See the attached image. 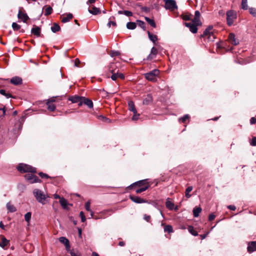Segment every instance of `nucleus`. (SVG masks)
I'll return each instance as SVG.
<instances>
[{
    "label": "nucleus",
    "mask_w": 256,
    "mask_h": 256,
    "mask_svg": "<svg viewBox=\"0 0 256 256\" xmlns=\"http://www.w3.org/2000/svg\"><path fill=\"white\" fill-rule=\"evenodd\" d=\"M118 78H120L121 79H124V76L122 73H118L117 70L111 76V78L113 80H116Z\"/></svg>",
    "instance_id": "obj_18"
},
{
    "label": "nucleus",
    "mask_w": 256,
    "mask_h": 256,
    "mask_svg": "<svg viewBox=\"0 0 256 256\" xmlns=\"http://www.w3.org/2000/svg\"><path fill=\"white\" fill-rule=\"evenodd\" d=\"M228 208L230 210H234L236 209V206H232V205H230L228 206Z\"/></svg>",
    "instance_id": "obj_62"
},
{
    "label": "nucleus",
    "mask_w": 256,
    "mask_h": 256,
    "mask_svg": "<svg viewBox=\"0 0 256 256\" xmlns=\"http://www.w3.org/2000/svg\"><path fill=\"white\" fill-rule=\"evenodd\" d=\"M124 14L127 16H132V13L128 10H124Z\"/></svg>",
    "instance_id": "obj_52"
},
{
    "label": "nucleus",
    "mask_w": 256,
    "mask_h": 256,
    "mask_svg": "<svg viewBox=\"0 0 256 256\" xmlns=\"http://www.w3.org/2000/svg\"><path fill=\"white\" fill-rule=\"evenodd\" d=\"M108 68L109 71L112 74L116 72V66L114 62H111L108 66Z\"/></svg>",
    "instance_id": "obj_26"
},
{
    "label": "nucleus",
    "mask_w": 256,
    "mask_h": 256,
    "mask_svg": "<svg viewBox=\"0 0 256 256\" xmlns=\"http://www.w3.org/2000/svg\"><path fill=\"white\" fill-rule=\"evenodd\" d=\"M146 184V180H140L137 182L135 183L136 185H138L139 186H143L141 188H138L136 190V194H140L145 190H146L149 187L148 184Z\"/></svg>",
    "instance_id": "obj_7"
},
{
    "label": "nucleus",
    "mask_w": 256,
    "mask_h": 256,
    "mask_svg": "<svg viewBox=\"0 0 256 256\" xmlns=\"http://www.w3.org/2000/svg\"><path fill=\"white\" fill-rule=\"evenodd\" d=\"M32 32L34 35L39 36H40V28L38 26L34 28L32 30Z\"/></svg>",
    "instance_id": "obj_28"
},
{
    "label": "nucleus",
    "mask_w": 256,
    "mask_h": 256,
    "mask_svg": "<svg viewBox=\"0 0 256 256\" xmlns=\"http://www.w3.org/2000/svg\"><path fill=\"white\" fill-rule=\"evenodd\" d=\"M111 25L115 26H116V22L110 20L109 22L107 24V26L109 28L111 26Z\"/></svg>",
    "instance_id": "obj_55"
},
{
    "label": "nucleus",
    "mask_w": 256,
    "mask_h": 256,
    "mask_svg": "<svg viewBox=\"0 0 256 256\" xmlns=\"http://www.w3.org/2000/svg\"><path fill=\"white\" fill-rule=\"evenodd\" d=\"M39 175L42 178H49L48 176L46 174H44L43 172H40L39 174Z\"/></svg>",
    "instance_id": "obj_54"
},
{
    "label": "nucleus",
    "mask_w": 256,
    "mask_h": 256,
    "mask_svg": "<svg viewBox=\"0 0 256 256\" xmlns=\"http://www.w3.org/2000/svg\"><path fill=\"white\" fill-rule=\"evenodd\" d=\"M250 123L251 124H254L256 123V118L254 117H252L250 120Z\"/></svg>",
    "instance_id": "obj_59"
},
{
    "label": "nucleus",
    "mask_w": 256,
    "mask_h": 256,
    "mask_svg": "<svg viewBox=\"0 0 256 256\" xmlns=\"http://www.w3.org/2000/svg\"><path fill=\"white\" fill-rule=\"evenodd\" d=\"M22 8H20L18 17L19 19L21 20L24 22H26L28 20L29 18L27 14L23 12L22 11Z\"/></svg>",
    "instance_id": "obj_11"
},
{
    "label": "nucleus",
    "mask_w": 256,
    "mask_h": 256,
    "mask_svg": "<svg viewBox=\"0 0 256 256\" xmlns=\"http://www.w3.org/2000/svg\"><path fill=\"white\" fill-rule=\"evenodd\" d=\"M184 24L186 26L189 28L190 30L193 34H196L198 32V26L192 24V22H184Z\"/></svg>",
    "instance_id": "obj_12"
},
{
    "label": "nucleus",
    "mask_w": 256,
    "mask_h": 256,
    "mask_svg": "<svg viewBox=\"0 0 256 256\" xmlns=\"http://www.w3.org/2000/svg\"><path fill=\"white\" fill-rule=\"evenodd\" d=\"M192 24H194L198 26H201L202 24V22L200 20V18L194 17L192 20Z\"/></svg>",
    "instance_id": "obj_34"
},
{
    "label": "nucleus",
    "mask_w": 256,
    "mask_h": 256,
    "mask_svg": "<svg viewBox=\"0 0 256 256\" xmlns=\"http://www.w3.org/2000/svg\"><path fill=\"white\" fill-rule=\"evenodd\" d=\"M146 20L153 28H156V24L153 20H152L148 17H145Z\"/></svg>",
    "instance_id": "obj_36"
},
{
    "label": "nucleus",
    "mask_w": 256,
    "mask_h": 256,
    "mask_svg": "<svg viewBox=\"0 0 256 256\" xmlns=\"http://www.w3.org/2000/svg\"><path fill=\"white\" fill-rule=\"evenodd\" d=\"M236 18V13L232 10H228L226 12V20L228 26H232L234 22V20Z\"/></svg>",
    "instance_id": "obj_4"
},
{
    "label": "nucleus",
    "mask_w": 256,
    "mask_h": 256,
    "mask_svg": "<svg viewBox=\"0 0 256 256\" xmlns=\"http://www.w3.org/2000/svg\"><path fill=\"white\" fill-rule=\"evenodd\" d=\"M150 53L154 55V56H156L158 54V50L155 47H152L151 49Z\"/></svg>",
    "instance_id": "obj_49"
},
{
    "label": "nucleus",
    "mask_w": 256,
    "mask_h": 256,
    "mask_svg": "<svg viewBox=\"0 0 256 256\" xmlns=\"http://www.w3.org/2000/svg\"><path fill=\"white\" fill-rule=\"evenodd\" d=\"M148 34L150 40L151 41H152L154 44H156V42L158 40L157 36L156 35L152 34L149 31L148 32Z\"/></svg>",
    "instance_id": "obj_25"
},
{
    "label": "nucleus",
    "mask_w": 256,
    "mask_h": 256,
    "mask_svg": "<svg viewBox=\"0 0 256 256\" xmlns=\"http://www.w3.org/2000/svg\"><path fill=\"white\" fill-rule=\"evenodd\" d=\"M201 212L202 208L200 207L194 208L193 210V214L194 216L198 217Z\"/></svg>",
    "instance_id": "obj_31"
},
{
    "label": "nucleus",
    "mask_w": 256,
    "mask_h": 256,
    "mask_svg": "<svg viewBox=\"0 0 256 256\" xmlns=\"http://www.w3.org/2000/svg\"><path fill=\"white\" fill-rule=\"evenodd\" d=\"M60 202L63 208H66L68 205V202L65 198H60Z\"/></svg>",
    "instance_id": "obj_33"
},
{
    "label": "nucleus",
    "mask_w": 256,
    "mask_h": 256,
    "mask_svg": "<svg viewBox=\"0 0 256 256\" xmlns=\"http://www.w3.org/2000/svg\"><path fill=\"white\" fill-rule=\"evenodd\" d=\"M136 26V24L134 22H128L126 24V28L129 30H134Z\"/></svg>",
    "instance_id": "obj_32"
},
{
    "label": "nucleus",
    "mask_w": 256,
    "mask_h": 256,
    "mask_svg": "<svg viewBox=\"0 0 256 256\" xmlns=\"http://www.w3.org/2000/svg\"><path fill=\"white\" fill-rule=\"evenodd\" d=\"M73 16L72 14L69 13L66 14V16H61V20L62 22L65 23L69 22L71 19H72Z\"/></svg>",
    "instance_id": "obj_19"
},
{
    "label": "nucleus",
    "mask_w": 256,
    "mask_h": 256,
    "mask_svg": "<svg viewBox=\"0 0 256 256\" xmlns=\"http://www.w3.org/2000/svg\"><path fill=\"white\" fill-rule=\"evenodd\" d=\"M130 199L134 202L141 204L146 202V200L138 196H130Z\"/></svg>",
    "instance_id": "obj_15"
},
{
    "label": "nucleus",
    "mask_w": 256,
    "mask_h": 256,
    "mask_svg": "<svg viewBox=\"0 0 256 256\" xmlns=\"http://www.w3.org/2000/svg\"><path fill=\"white\" fill-rule=\"evenodd\" d=\"M216 218V216L214 214H211L208 216V220L210 221L213 220Z\"/></svg>",
    "instance_id": "obj_56"
},
{
    "label": "nucleus",
    "mask_w": 256,
    "mask_h": 256,
    "mask_svg": "<svg viewBox=\"0 0 256 256\" xmlns=\"http://www.w3.org/2000/svg\"><path fill=\"white\" fill-rule=\"evenodd\" d=\"M82 96H72L68 98V100H70L72 103L78 102L80 100H82Z\"/></svg>",
    "instance_id": "obj_22"
},
{
    "label": "nucleus",
    "mask_w": 256,
    "mask_h": 256,
    "mask_svg": "<svg viewBox=\"0 0 256 256\" xmlns=\"http://www.w3.org/2000/svg\"><path fill=\"white\" fill-rule=\"evenodd\" d=\"M242 8L244 10H247L248 6L247 4V0H242Z\"/></svg>",
    "instance_id": "obj_43"
},
{
    "label": "nucleus",
    "mask_w": 256,
    "mask_h": 256,
    "mask_svg": "<svg viewBox=\"0 0 256 256\" xmlns=\"http://www.w3.org/2000/svg\"><path fill=\"white\" fill-rule=\"evenodd\" d=\"M43 8H45V16H48L52 12V8L50 6H45Z\"/></svg>",
    "instance_id": "obj_30"
},
{
    "label": "nucleus",
    "mask_w": 256,
    "mask_h": 256,
    "mask_svg": "<svg viewBox=\"0 0 256 256\" xmlns=\"http://www.w3.org/2000/svg\"><path fill=\"white\" fill-rule=\"evenodd\" d=\"M212 28V26H209L204 32L203 34L202 35V36L204 37L208 36V38L209 39H211V36H212V38H214V36L211 32Z\"/></svg>",
    "instance_id": "obj_9"
},
{
    "label": "nucleus",
    "mask_w": 256,
    "mask_h": 256,
    "mask_svg": "<svg viewBox=\"0 0 256 256\" xmlns=\"http://www.w3.org/2000/svg\"><path fill=\"white\" fill-rule=\"evenodd\" d=\"M17 169L19 172L22 173H26V172H31V173H35L36 172V168L32 167V166L24 164H20L17 166Z\"/></svg>",
    "instance_id": "obj_2"
},
{
    "label": "nucleus",
    "mask_w": 256,
    "mask_h": 256,
    "mask_svg": "<svg viewBox=\"0 0 256 256\" xmlns=\"http://www.w3.org/2000/svg\"><path fill=\"white\" fill-rule=\"evenodd\" d=\"M144 218L145 220L148 222H149L150 220V216H148L146 214H144Z\"/></svg>",
    "instance_id": "obj_58"
},
{
    "label": "nucleus",
    "mask_w": 256,
    "mask_h": 256,
    "mask_svg": "<svg viewBox=\"0 0 256 256\" xmlns=\"http://www.w3.org/2000/svg\"><path fill=\"white\" fill-rule=\"evenodd\" d=\"M164 230L166 232H168L169 233L172 232V227L170 225H167L164 226Z\"/></svg>",
    "instance_id": "obj_40"
},
{
    "label": "nucleus",
    "mask_w": 256,
    "mask_h": 256,
    "mask_svg": "<svg viewBox=\"0 0 256 256\" xmlns=\"http://www.w3.org/2000/svg\"><path fill=\"white\" fill-rule=\"evenodd\" d=\"M88 10L90 13L94 15L100 14L101 12L100 9L99 8H96L94 6H90Z\"/></svg>",
    "instance_id": "obj_13"
},
{
    "label": "nucleus",
    "mask_w": 256,
    "mask_h": 256,
    "mask_svg": "<svg viewBox=\"0 0 256 256\" xmlns=\"http://www.w3.org/2000/svg\"><path fill=\"white\" fill-rule=\"evenodd\" d=\"M6 206L9 212H13L16 210V208L10 202L7 203Z\"/></svg>",
    "instance_id": "obj_24"
},
{
    "label": "nucleus",
    "mask_w": 256,
    "mask_h": 256,
    "mask_svg": "<svg viewBox=\"0 0 256 256\" xmlns=\"http://www.w3.org/2000/svg\"><path fill=\"white\" fill-rule=\"evenodd\" d=\"M71 256H80V254H78L74 252H70Z\"/></svg>",
    "instance_id": "obj_64"
},
{
    "label": "nucleus",
    "mask_w": 256,
    "mask_h": 256,
    "mask_svg": "<svg viewBox=\"0 0 256 256\" xmlns=\"http://www.w3.org/2000/svg\"><path fill=\"white\" fill-rule=\"evenodd\" d=\"M152 102V98L151 94H148L143 100V104L148 105Z\"/></svg>",
    "instance_id": "obj_20"
},
{
    "label": "nucleus",
    "mask_w": 256,
    "mask_h": 256,
    "mask_svg": "<svg viewBox=\"0 0 256 256\" xmlns=\"http://www.w3.org/2000/svg\"><path fill=\"white\" fill-rule=\"evenodd\" d=\"M164 8L173 12L178 8L176 2L174 0H166Z\"/></svg>",
    "instance_id": "obj_5"
},
{
    "label": "nucleus",
    "mask_w": 256,
    "mask_h": 256,
    "mask_svg": "<svg viewBox=\"0 0 256 256\" xmlns=\"http://www.w3.org/2000/svg\"><path fill=\"white\" fill-rule=\"evenodd\" d=\"M166 206L168 208L172 210L174 208V204L173 202H172L171 201H170V198H167L166 202Z\"/></svg>",
    "instance_id": "obj_27"
},
{
    "label": "nucleus",
    "mask_w": 256,
    "mask_h": 256,
    "mask_svg": "<svg viewBox=\"0 0 256 256\" xmlns=\"http://www.w3.org/2000/svg\"><path fill=\"white\" fill-rule=\"evenodd\" d=\"M155 58H156V56H154L153 54H152L151 53H150V54L147 57V60H151Z\"/></svg>",
    "instance_id": "obj_60"
},
{
    "label": "nucleus",
    "mask_w": 256,
    "mask_h": 256,
    "mask_svg": "<svg viewBox=\"0 0 256 256\" xmlns=\"http://www.w3.org/2000/svg\"><path fill=\"white\" fill-rule=\"evenodd\" d=\"M194 17L200 18V12L198 10H196L194 13Z\"/></svg>",
    "instance_id": "obj_63"
},
{
    "label": "nucleus",
    "mask_w": 256,
    "mask_h": 256,
    "mask_svg": "<svg viewBox=\"0 0 256 256\" xmlns=\"http://www.w3.org/2000/svg\"><path fill=\"white\" fill-rule=\"evenodd\" d=\"M182 18L184 20H190L191 15L190 14H184L182 16Z\"/></svg>",
    "instance_id": "obj_48"
},
{
    "label": "nucleus",
    "mask_w": 256,
    "mask_h": 256,
    "mask_svg": "<svg viewBox=\"0 0 256 256\" xmlns=\"http://www.w3.org/2000/svg\"><path fill=\"white\" fill-rule=\"evenodd\" d=\"M255 250H256V242H250L248 246V251L250 253Z\"/></svg>",
    "instance_id": "obj_17"
},
{
    "label": "nucleus",
    "mask_w": 256,
    "mask_h": 256,
    "mask_svg": "<svg viewBox=\"0 0 256 256\" xmlns=\"http://www.w3.org/2000/svg\"><path fill=\"white\" fill-rule=\"evenodd\" d=\"M250 13L254 16H256V9L255 8H249Z\"/></svg>",
    "instance_id": "obj_47"
},
{
    "label": "nucleus",
    "mask_w": 256,
    "mask_h": 256,
    "mask_svg": "<svg viewBox=\"0 0 256 256\" xmlns=\"http://www.w3.org/2000/svg\"><path fill=\"white\" fill-rule=\"evenodd\" d=\"M192 190V186H188L186 190V196L187 198H190L191 196V194H190V192Z\"/></svg>",
    "instance_id": "obj_38"
},
{
    "label": "nucleus",
    "mask_w": 256,
    "mask_h": 256,
    "mask_svg": "<svg viewBox=\"0 0 256 256\" xmlns=\"http://www.w3.org/2000/svg\"><path fill=\"white\" fill-rule=\"evenodd\" d=\"M12 28L14 30H18L20 29V26L16 22H13L12 24Z\"/></svg>",
    "instance_id": "obj_46"
},
{
    "label": "nucleus",
    "mask_w": 256,
    "mask_h": 256,
    "mask_svg": "<svg viewBox=\"0 0 256 256\" xmlns=\"http://www.w3.org/2000/svg\"><path fill=\"white\" fill-rule=\"evenodd\" d=\"M160 71L158 69L154 70L149 72L145 74V78L152 82L156 81V76H158Z\"/></svg>",
    "instance_id": "obj_3"
},
{
    "label": "nucleus",
    "mask_w": 256,
    "mask_h": 256,
    "mask_svg": "<svg viewBox=\"0 0 256 256\" xmlns=\"http://www.w3.org/2000/svg\"><path fill=\"white\" fill-rule=\"evenodd\" d=\"M120 54L119 51H114L111 50L110 52V54L112 57H114V56H118Z\"/></svg>",
    "instance_id": "obj_42"
},
{
    "label": "nucleus",
    "mask_w": 256,
    "mask_h": 256,
    "mask_svg": "<svg viewBox=\"0 0 256 256\" xmlns=\"http://www.w3.org/2000/svg\"><path fill=\"white\" fill-rule=\"evenodd\" d=\"M228 42L231 44L236 46L239 44V40L236 38V36L234 33H230L228 39Z\"/></svg>",
    "instance_id": "obj_10"
},
{
    "label": "nucleus",
    "mask_w": 256,
    "mask_h": 256,
    "mask_svg": "<svg viewBox=\"0 0 256 256\" xmlns=\"http://www.w3.org/2000/svg\"><path fill=\"white\" fill-rule=\"evenodd\" d=\"M250 144L253 146H256V137H254L252 138Z\"/></svg>",
    "instance_id": "obj_57"
},
{
    "label": "nucleus",
    "mask_w": 256,
    "mask_h": 256,
    "mask_svg": "<svg viewBox=\"0 0 256 256\" xmlns=\"http://www.w3.org/2000/svg\"><path fill=\"white\" fill-rule=\"evenodd\" d=\"M32 214L30 212H28L24 215V218L26 222H29L31 218Z\"/></svg>",
    "instance_id": "obj_41"
},
{
    "label": "nucleus",
    "mask_w": 256,
    "mask_h": 256,
    "mask_svg": "<svg viewBox=\"0 0 256 256\" xmlns=\"http://www.w3.org/2000/svg\"><path fill=\"white\" fill-rule=\"evenodd\" d=\"M34 194L36 200L42 204H44L46 202V198L48 196L44 194V193L38 189L34 190Z\"/></svg>",
    "instance_id": "obj_1"
},
{
    "label": "nucleus",
    "mask_w": 256,
    "mask_h": 256,
    "mask_svg": "<svg viewBox=\"0 0 256 256\" xmlns=\"http://www.w3.org/2000/svg\"><path fill=\"white\" fill-rule=\"evenodd\" d=\"M137 24L140 27L144 30H145V28H146L145 23L144 22L138 20H137Z\"/></svg>",
    "instance_id": "obj_44"
},
{
    "label": "nucleus",
    "mask_w": 256,
    "mask_h": 256,
    "mask_svg": "<svg viewBox=\"0 0 256 256\" xmlns=\"http://www.w3.org/2000/svg\"><path fill=\"white\" fill-rule=\"evenodd\" d=\"M90 201L87 202L85 205L86 209L87 211L89 212V211L91 210L90 208Z\"/></svg>",
    "instance_id": "obj_51"
},
{
    "label": "nucleus",
    "mask_w": 256,
    "mask_h": 256,
    "mask_svg": "<svg viewBox=\"0 0 256 256\" xmlns=\"http://www.w3.org/2000/svg\"><path fill=\"white\" fill-rule=\"evenodd\" d=\"M188 230L189 231V232L192 234L193 236H198V233L196 231L194 228V227L192 226H189L188 228Z\"/></svg>",
    "instance_id": "obj_37"
},
{
    "label": "nucleus",
    "mask_w": 256,
    "mask_h": 256,
    "mask_svg": "<svg viewBox=\"0 0 256 256\" xmlns=\"http://www.w3.org/2000/svg\"><path fill=\"white\" fill-rule=\"evenodd\" d=\"M0 94L6 96V98L12 97V94L10 93H6L4 90H0Z\"/></svg>",
    "instance_id": "obj_39"
},
{
    "label": "nucleus",
    "mask_w": 256,
    "mask_h": 256,
    "mask_svg": "<svg viewBox=\"0 0 256 256\" xmlns=\"http://www.w3.org/2000/svg\"><path fill=\"white\" fill-rule=\"evenodd\" d=\"M24 177L27 181L32 184L35 182H41L40 180L37 176L32 174H26L24 176Z\"/></svg>",
    "instance_id": "obj_6"
},
{
    "label": "nucleus",
    "mask_w": 256,
    "mask_h": 256,
    "mask_svg": "<svg viewBox=\"0 0 256 256\" xmlns=\"http://www.w3.org/2000/svg\"><path fill=\"white\" fill-rule=\"evenodd\" d=\"M82 98H82V100H83L84 104L88 106L90 108L93 107V102L90 100L84 97H82Z\"/></svg>",
    "instance_id": "obj_21"
},
{
    "label": "nucleus",
    "mask_w": 256,
    "mask_h": 256,
    "mask_svg": "<svg viewBox=\"0 0 256 256\" xmlns=\"http://www.w3.org/2000/svg\"><path fill=\"white\" fill-rule=\"evenodd\" d=\"M128 110L132 112L134 114L136 113V110L135 108L134 102L132 101H129L128 102Z\"/></svg>",
    "instance_id": "obj_23"
},
{
    "label": "nucleus",
    "mask_w": 256,
    "mask_h": 256,
    "mask_svg": "<svg viewBox=\"0 0 256 256\" xmlns=\"http://www.w3.org/2000/svg\"><path fill=\"white\" fill-rule=\"evenodd\" d=\"M80 60L78 58H76L74 62V64L76 66H78V64H80Z\"/></svg>",
    "instance_id": "obj_61"
},
{
    "label": "nucleus",
    "mask_w": 256,
    "mask_h": 256,
    "mask_svg": "<svg viewBox=\"0 0 256 256\" xmlns=\"http://www.w3.org/2000/svg\"><path fill=\"white\" fill-rule=\"evenodd\" d=\"M189 118V116L188 114H186L183 117H182L179 118V122H185L186 121L188 120Z\"/></svg>",
    "instance_id": "obj_45"
},
{
    "label": "nucleus",
    "mask_w": 256,
    "mask_h": 256,
    "mask_svg": "<svg viewBox=\"0 0 256 256\" xmlns=\"http://www.w3.org/2000/svg\"><path fill=\"white\" fill-rule=\"evenodd\" d=\"M134 116L132 117V120H136L138 119V118L140 116V114H138L137 112L136 114H134Z\"/></svg>",
    "instance_id": "obj_53"
},
{
    "label": "nucleus",
    "mask_w": 256,
    "mask_h": 256,
    "mask_svg": "<svg viewBox=\"0 0 256 256\" xmlns=\"http://www.w3.org/2000/svg\"><path fill=\"white\" fill-rule=\"evenodd\" d=\"M80 216L81 218L82 222H84L86 220V218L84 216V213L82 212H80Z\"/></svg>",
    "instance_id": "obj_50"
},
{
    "label": "nucleus",
    "mask_w": 256,
    "mask_h": 256,
    "mask_svg": "<svg viewBox=\"0 0 256 256\" xmlns=\"http://www.w3.org/2000/svg\"><path fill=\"white\" fill-rule=\"evenodd\" d=\"M60 26L56 23H54L51 27V30L53 32H56L60 31Z\"/></svg>",
    "instance_id": "obj_29"
},
{
    "label": "nucleus",
    "mask_w": 256,
    "mask_h": 256,
    "mask_svg": "<svg viewBox=\"0 0 256 256\" xmlns=\"http://www.w3.org/2000/svg\"><path fill=\"white\" fill-rule=\"evenodd\" d=\"M10 82L14 85H19L22 83V79L18 76H14L11 78Z\"/></svg>",
    "instance_id": "obj_16"
},
{
    "label": "nucleus",
    "mask_w": 256,
    "mask_h": 256,
    "mask_svg": "<svg viewBox=\"0 0 256 256\" xmlns=\"http://www.w3.org/2000/svg\"><path fill=\"white\" fill-rule=\"evenodd\" d=\"M10 246V241L4 236H0V246L4 250H6Z\"/></svg>",
    "instance_id": "obj_8"
},
{
    "label": "nucleus",
    "mask_w": 256,
    "mask_h": 256,
    "mask_svg": "<svg viewBox=\"0 0 256 256\" xmlns=\"http://www.w3.org/2000/svg\"><path fill=\"white\" fill-rule=\"evenodd\" d=\"M46 105L48 106V109L52 112H53L56 109V106L54 104L50 102V101L46 102Z\"/></svg>",
    "instance_id": "obj_35"
},
{
    "label": "nucleus",
    "mask_w": 256,
    "mask_h": 256,
    "mask_svg": "<svg viewBox=\"0 0 256 256\" xmlns=\"http://www.w3.org/2000/svg\"><path fill=\"white\" fill-rule=\"evenodd\" d=\"M59 240L60 242L64 244V245L66 246V248L67 250H68L70 249V242L68 238H66L65 237L62 236V237L60 238Z\"/></svg>",
    "instance_id": "obj_14"
}]
</instances>
